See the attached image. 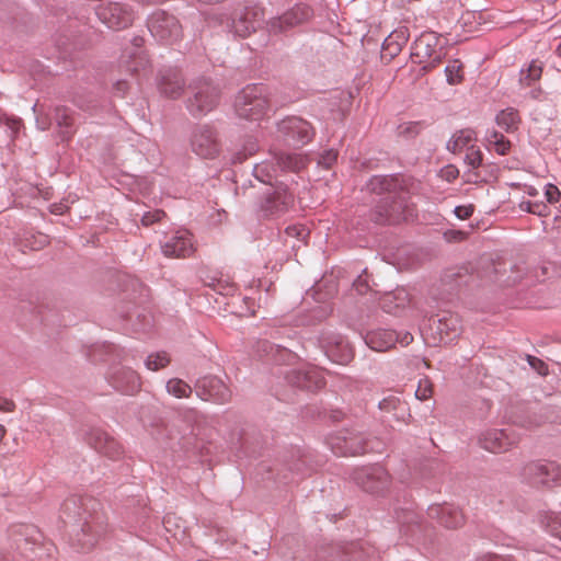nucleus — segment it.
Here are the masks:
<instances>
[{"label": "nucleus", "instance_id": "16", "mask_svg": "<svg viewBox=\"0 0 561 561\" xmlns=\"http://www.w3.org/2000/svg\"><path fill=\"white\" fill-rule=\"evenodd\" d=\"M351 478L356 485L371 494H383L389 485V474L379 463L356 468Z\"/></svg>", "mask_w": 561, "mask_h": 561}, {"label": "nucleus", "instance_id": "10", "mask_svg": "<svg viewBox=\"0 0 561 561\" xmlns=\"http://www.w3.org/2000/svg\"><path fill=\"white\" fill-rule=\"evenodd\" d=\"M524 483L531 486L552 488L561 485V465L554 461H531L520 470Z\"/></svg>", "mask_w": 561, "mask_h": 561}, {"label": "nucleus", "instance_id": "15", "mask_svg": "<svg viewBox=\"0 0 561 561\" xmlns=\"http://www.w3.org/2000/svg\"><path fill=\"white\" fill-rule=\"evenodd\" d=\"M294 202L295 194L287 186L278 185L263 196L257 214L265 219H276L284 216L294 206Z\"/></svg>", "mask_w": 561, "mask_h": 561}, {"label": "nucleus", "instance_id": "46", "mask_svg": "<svg viewBox=\"0 0 561 561\" xmlns=\"http://www.w3.org/2000/svg\"><path fill=\"white\" fill-rule=\"evenodd\" d=\"M128 60H125L126 55L122 56V64H124L125 70L130 72L131 75L137 73L140 69H145L147 65V59L144 56H140L137 51L133 54H128Z\"/></svg>", "mask_w": 561, "mask_h": 561}, {"label": "nucleus", "instance_id": "8", "mask_svg": "<svg viewBox=\"0 0 561 561\" xmlns=\"http://www.w3.org/2000/svg\"><path fill=\"white\" fill-rule=\"evenodd\" d=\"M327 445L337 456H357L374 451L375 442L356 430H342L327 437Z\"/></svg>", "mask_w": 561, "mask_h": 561}, {"label": "nucleus", "instance_id": "48", "mask_svg": "<svg viewBox=\"0 0 561 561\" xmlns=\"http://www.w3.org/2000/svg\"><path fill=\"white\" fill-rule=\"evenodd\" d=\"M462 65L458 59L451 60L445 67L446 81L450 85H456L462 81Z\"/></svg>", "mask_w": 561, "mask_h": 561}, {"label": "nucleus", "instance_id": "39", "mask_svg": "<svg viewBox=\"0 0 561 561\" xmlns=\"http://www.w3.org/2000/svg\"><path fill=\"white\" fill-rule=\"evenodd\" d=\"M476 133L470 129H461L456 131L447 142V149L454 153L460 152L463 149L473 147Z\"/></svg>", "mask_w": 561, "mask_h": 561}, {"label": "nucleus", "instance_id": "17", "mask_svg": "<svg viewBox=\"0 0 561 561\" xmlns=\"http://www.w3.org/2000/svg\"><path fill=\"white\" fill-rule=\"evenodd\" d=\"M312 469L311 456L306 454L299 447H291L283 457V468L277 469L276 476L271 471V478L277 480L279 483L295 482V478L288 479L285 471L290 472L293 476H305Z\"/></svg>", "mask_w": 561, "mask_h": 561}, {"label": "nucleus", "instance_id": "35", "mask_svg": "<svg viewBox=\"0 0 561 561\" xmlns=\"http://www.w3.org/2000/svg\"><path fill=\"white\" fill-rule=\"evenodd\" d=\"M410 304V296L405 288H397L387 294L381 300L382 309L388 313L398 314Z\"/></svg>", "mask_w": 561, "mask_h": 561}, {"label": "nucleus", "instance_id": "53", "mask_svg": "<svg viewBox=\"0 0 561 561\" xmlns=\"http://www.w3.org/2000/svg\"><path fill=\"white\" fill-rule=\"evenodd\" d=\"M463 160L470 168L477 169L482 163V152L473 146L467 149Z\"/></svg>", "mask_w": 561, "mask_h": 561}, {"label": "nucleus", "instance_id": "51", "mask_svg": "<svg viewBox=\"0 0 561 561\" xmlns=\"http://www.w3.org/2000/svg\"><path fill=\"white\" fill-rule=\"evenodd\" d=\"M442 283L444 286H447L449 290H455L460 286L466 285L467 280L459 272L456 273L454 271H447L442 278Z\"/></svg>", "mask_w": 561, "mask_h": 561}, {"label": "nucleus", "instance_id": "41", "mask_svg": "<svg viewBox=\"0 0 561 561\" xmlns=\"http://www.w3.org/2000/svg\"><path fill=\"white\" fill-rule=\"evenodd\" d=\"M519 122V114L517 110L513 107L502 110L495 116L496 125L508 134L514 133L515 130L518 129Z\"/></svg>", "mask_w": 561, "mask_h": 561}, {"label": "nucleus", "instance_id": "47", "mask_svg": "<svg viewBox=\"0 0 561 561\" xmlns=\"http://www.w3.org/2000/svg\"><path fill=\"white\" fill-rule=\"evenodd\" d=\"M96 348L101 350L105 357L102 358V360H114V359H122V360H127L126 359V350L125 348H122L119 347L118 345L114 344V343H110V342H103L101 345H98Z\"/></svg>", "mask_w": 561, "mask_h": 561}, {"label": "nucleus", "instance_id": "49", "mask_svg": "<svg viewBox=\"0 0 561 561\" xmlns=\"http://www.w3.org/2000/svg\"><path fill=\"white\" fill-rule=\"evenodd\" d=\"M7 128L8 136L14 139L22 126V121L19 117L10 116L0 112V127Z\"/></svg>", "mask_w": 561, "mask_h": 561}, {"label": "nucleus", "instance_id": "11", "mask_svg": "<svg viewBox=\"0 0 561 561\" xmlns=\"http://www.w3.org/2000/svg\"><path fill=\"white\" fill-rule=\"evenodd\" d=\"M276 136L284 145L300 148L314 136L310 123L298 116H288L277 123Z\"/></svg>", "mask_w": 561, "mask_h": 561}, {"label": "nucleus", "instance_id": "50", "mask_svg": "<svg viewBox=\"0 0 561 561\" xmlns=\"http://www.w3.org/2000/svg\"><path fill=\"white\" fill-rule=\"evenodd\" d=\"M541 66L536 61H531L526 70H520V82L530 85L541 77Z\"/></svg>", "mask_w": 561, "mask_h": 561}, {"label": "nucleus", "instance_id": "60", "mask_svg": "<svg viewBox=\"0 0 561 561\" xmlns=\"http://www.w3.org/2000/svg\"><path fill=\"white\" fill-rule=\"evenodd\" d=\"M216 293L222 296L232 295L234 293V285L229 279H224L220 277V279L217 282Z\"/></svg>", "mask_w": 561, "mask_h": 561}, {"label": "nucleus", "instance_id": "32", "mask_svg": "<svg viewBox=\"0 0 561 561\" xmlns=\"http://www.w3.org/2000/svg\"><path fill=\"white\" fill-rule=\"evenodd\" d=\"M378 408L397 421H405L411 416L408 403L399 394H388L378 403Z\"/></svg>", "mask_w": 561, "mask_h": 561}, {"label": "nucleus", "instance_id": "57", "mask_svg": "<svg viewBox=\"0 0 561 561\" xmlns=\"http://www.w3.org/2000/svg\"><path fill=\"white\" fill-rule=\"evenodd\" d=\"M526 359L529 366L540 376L548 375V366L543 360L533 355H526Z\"/></svg>", "mask_w": 561, "mask_h": 561}, {"label": "nucleus", "instance_id": "14", "mask_svg": "<svg viewBox=\"0 0 561 561\" xmlns=\"http://www.w3.org/2000/svg\"><path fill=\"white\" fill-rule=\"evenodd\" d=\"M147 24L152 37L160 43L171 45L182 37V26L179 20L165 11H154L148 18Z\"/></svg>", "mask_w": 561, "mask_h": 561}, {"label": "nucleus", "instance_id": "9", "mask_svg": "<svg viewBox=\"0 0 561 561\" xmlns=\"http://www.w3.org/2000/svg\"><path fill=\"white\" fill-rule=\"evenodd\" d=\"M264 13L257 7H244L234 9L229 15L225 14L220 24L231 34L238 37H247L260 26Z\"/></svg>", "mask_w": 561, "mask_h": 561}, {"label": "nucleus", "instance_id": "19", "mask_svg": "<svg viewBox=\"0 0 561 561\" xmlns=\"http://www.w3.org/2000/svg\"><path fill=\"white\" fill-rule=\"evenodd\" d=\"M319 344L324 355L333 363L347 364L353 358V348L345 336L332 331L323 332Z\"/></svg>", "mask_w": 561, "mask_h": 561}, {"label": "nucleus", "instance_id": "6", "mask_svg": "<svg viewBox=\"0 0 561 561\" xmlns=\"http://www.w3.org/2000/svg\"><path fill=\"white\" fill-rule=\"evenodd\" d=\"M447 45L448 42L442 34L426 31L413 42V55L424 64L423 69L431 71L445 59Z\"/></svg>", "mask_w": 561, "mask_h": 561}, {"label": "nucleus", "instance_id": "23", "mask_svg": "<svg viewBox=\"0 0 561 561\" xmlns=\"http://www.w3.org/2000/svg\"><path fill=\"white\" fill-rule=\"evenodd\" d=\"M312 14L313 11L309 5L296 4L280 16L272 18L266 23V27L270 34L278 35L308 21Z\"/></svg>", "mask_w": 561, "mask_h": 561}, {"label": "nucleus", "instance_id": "62", "mask_svg": "<svg viewBox=\"0 0 561 561\" xmlns=\"http://www.w3.org/2000/svg\"><path fill=\"white\" fill-rule=\"evenodd\" d=\"M473 210L472 205H459L455 207L454 214L457 218L465 220L472 216Z\"/></svg>", "mask_w": 561, "mask_h": 561}, {"label": "nucleus", "instance_id": "58", "mask_svg": "<svg viewBox=\"0 0 561 561\" xmlns=\"http://www.w3.org/2000/svg\"><path fill=\"white\" fill-rule=\"evenodd\" d=\"M164 216V211L160 209H154L151 211H147L141 217V222L144 226H150L154 222H158Z\"/></svg>", "mask_w": 561, "mask_h": 561}, {"label": "nucleus", "instance_id": "26", "mask_svg": "<svg viewBox=\"0 0 561 561\" xmlns=\"http://www.w3.org/2000/svg\"><path fill=\"white\" fill-rule=\"evenodd\" d=\"M196 394L204 401L215 403H226L229 401L231 392L225 382L217 376L207 375L195 382Z\"/></svg>", "mask_w": 561, "mask_h": 561}, {"label": "nucleus", "instance_id": "2", "mask_svg": "<svg viewBox=\"0 0 561 561\" xmlns=\"http://www.w3.org/2000/svg\"><path fill=\"white\" fill-rule=\"evenodd\" d=\"M366 187L371 193L383 195L371 214L376 224L398 225L413 216L414 209L409 203L408 194L402 188L398 175H373Z\"/></svg>", "mask_w": 561, "mask_h": 561}, {"label": "nucleus", "instance_id": "30", "mask_svg": "<svg viewBox=\"0 0 561 561\" xmlns=\"http://www.w3.org/2000/svg\"><path fill=\"white\" fill-rule=\"evenodd\" d=\"M426 516L436 519L439 525L446 528H458L463 523V514L460 510L448 503L430 505L426 510Z\"/></svg>", "mask_w": 561, "mask_h": 561}, {"label": "nucleus", "instance_id": "20", "mask_svg": "<svg viewBox=\"0 0 561 561\" xmlns=\"http://www.w3.org/2000/svg\"><path fill=\"white\" fill-rule=\"evenodd\" d=\"M376 549L366 540L337 543L332 548L330 561H377Z\"/></svg>", "mask_w": 561, "mask_h": 561}, {"label": "nucleus", "instance_id": "21", "mask_svg": "<svg viewBox=\"0 0 561 561\" xmlns=\"http://www.w3.org/2000/svg\"><path fill=\"white\" fill-rule=\"evenodd\" d=\"M160 247L169 257H186L195 251L193 234L183 228L165 233Z\"/></svg>", "mask_w": 561, "mask_h": 561}, {"label": "nucleus", "instance_id": "59", "mask_svg": "<svg viewBox=\"0 0 561 561\" xmlns=\"http://www.w3.org/2000/svg\"><path fill=\"white\" fill-rule=\"evenodd\" d=\"M327 316H328L327 310H325L324 308H322V307H319V308L313 309V310L311 311V314H310V317H309V320H308V321H305V320H302V319H301V320H300V323H301V324H308V325H310V324H314L316 322H320V321H322L323 319H325V318H327Z\"/></svg>", "mask_w": 561, "mask_h": 561}, {"label": "nucleus", "instance_id": "4", "mask_svg": "<svg viewBox=\"0 0 561 561\" xmlns=\"http://www.w3.org/2000/svg\"><path fill=\"white\" fill-rule=\"evenodd\" d=\"M295 335L296 332H294L291 329H275L271 333V336L275 341H286L270 342L267 340H262L257 343V352L261 353L262 358H266L276 364L293 365L298 359H300V355L293 348L295 343Z\"/></svg>", "mask_w": 561, "mask_h": 561}, {"label": "nucleus", "instance_id": "37", "mask_svg": "<svg viewBox=\"0 0 561 561\" xmlns=\"http://www.w3.org/2000/svg\"><path fill=\"white\" fill-rule=\"evenodd\" d=\"M437 322V332L442 341H451L459 335L461 325L457 316L444 314L442 318H438Z\"/></svg>", "mask_w": 561, "mask_h": 561}, {"label": "nucleus", "instance_id": "22", "mask_svg": "<svg viewBox=\"0 0 561 561\" xmlns=\"http://www.w3.org/2000/svg\"><path fill=\"white\" fill-rule=\"evenodd\" d=\"M192 150L205 159H214L220 151L218 134L210 125H199L191 138Z\"/></svg>", "mask_w": 561, "mask_h": 561}, {"label": "nucleus", "instance_id": "34", "mask_svg": "<svg viewBox=\"0 0 561 561\" xmlns=\"http://www.w3.org/2000/svg\"><path fill=\"white\" fill-rule=\"evenodd\" d=\"M561 421V409L559 410V414L557 416H552L548 414V408H545V413L537 414L531 411H525L522 414H516L513 417V423L524 427V428H531L534 426H538L542 423L549 422V423H557Z\"/></svg>", "mask_w": 561, "mask_h": 561}, {"label": "nucleus", "instance_id": "29", "mask_svg": "<svg viewBox=\"0 0 561 561\" xmlns=\"http://www.w3.org/2000/svg\"><path fill=\"white\" fill-rule=\"evenodd\" d=\"M85 439L93 449L111 459H116L123 454L122 445L102 428H92Z\"/></svg>", "mask_w": 561, "mask_h": 561}, {"label": "nucleus", "instance_id": "3", "mask_svg": "<svg viewBox=\"0 0 561 561\" xmlns=\"http://www.w3.org/2000/svg\"><path fill=\"white\" fill-rule=\"evenodd\" d=\"M270 106L268 89L262 83L244 87L237 94L233 103L236 114L247 121H260Z\"/></svg>", "mask_w": 561, "mask_h": 561}, {"label": "nucleus", "instance_id": "38", "mask_svg": "<svg viewBox=\"0 0 561 561\" xmlns=\"http://www.w3.org/2000/svg\"><path fill=\"white\" fill-rule=\"evenodd\" d=\"M538 520L550 536L561 540V510L558 512H539Z\"/></svg>", "mask_w": 561, "mask_h": 561}, {"label": "nucleus", "instance_id": "43", "mask_svg": "<svg viewBox=\"0 0 561 561\" xmlns=\"http://www.w3.org/2000/svg\"><path fill=\"white\" fill-rule=\"evenodd\" d=\"M54 119L60 128L61 139H68L72 134V122L68 110L66 107H56Z\"/></svg>", "mask_w": 561, "mask_h": 561}, {"label": "nucleus", "instance_id": "25", "mask_svg": "<svg viewBox=\"0 0 561 561\" xmlns=\"http://www.w3.org/2000/svg\"><path fill=\"white\" fill-rule=\"evenodd\" d=\"M363 339L368 347L377 352L388 351L396 343L407 346L413 341V336L409 332L399 334L396 331L381 328L368 331Z\"/></svg>", "mask_w": 561, "mask_h": 561}, {"label": "nucleus", "instance_id": "55", "mask_svg": "<svg viewBox=\"0 0 561 561\" xmlns=\"http://www.w3.org/2000/svg\"><path fill=\"white\" fill-rule=\"evenodd\" d=\"M353 288L359 295L368 293V290L370 289V285L367 276V268H364L363 273L357 275V277L353 280Z\"/></svg>", "mask_w": 561, "mask_h": 561}, {"label": "nucleus", "instance_id": "52", "mask_svg": "<svg viewBox=\"0 0 561 561\" xmlns=\"http://www.w3.org/2000/svg\"><path fill=\"white\" fill-rule=\"evenodd\" d=\"M309 229L301 224H295L286 227L285 236L295 238L298 242H304L309 237Z\"/></svg>", "mask_w": 561, "mask_h": 561}, {"label": "nucleus", "instance_id": "44", "mask_svg": "<svg viewBox=\"0 0 561 561\" xmlns=\"http://www.w3.org/2000/svg\"><path fill=\"white\" fill-rule=\"evenodd\" d=\"M167 392L174 398H187L192 393V387L180 378H171L165 383Z\"/></svg>", "mask_w": 561, "mask_h": 561}, {"label": "nucleus", "instance_id": "12", "mask_svg": "<svg viewBox=\"0 0 561 561\" xmlns=\"http://www.w3.org/2000/svg\"><path fill=\"white\" fill-rule=\"evenodd\" d=\"M16 549L30 559L43 560L44 557L53 558L54 545H42V535L33 526L21 525L13 530Z\"/></svg>", "mask_w": 561, "mask_h": 561}, {"label": "nucleus", "instance_id": "13", "mask_svg": "<svg viewBox=\"0 0 561 561\" xmlns=\"http://www.w3.org/2000/svg\"><path fill=\"white\" fill-rule=\"evenodd\" d=\"M279 374L290 387L296 389L314 392L325 386L322 370L310 364H301L297 368H285Z\"/></svg>", "mask_w": 561, "mask_h": 561}, {"label": "nucleus", "instance_id": "36", "mask_svg": "<svg viewBox=\"0 0 561 561\" xmlns=\"http://www.w3.org/2000/svg\"><path fill=\"white\" fill-rule=\"evenodd\" d=\"M410 33L408 27L402 26L394 30L382 43V49L386 50L390 57L397 56L402 47L408 43Z\"/></svg>", "mask_w": 561, "mask_h": 561}, {"label": "nucleus", "instance_id": "33", "mask_svg": "<svg viewBox=\"0 0 561 561\" xmlns=\"http://www.w3.org/2000/svg\"><path fill=\"white\" fill-rule=\"evenodd\" d=\"M548 267L546 265L540 268H535L531 275H528V267L525 263H518L512 266L511 274L501 284L505 286H514L524 278H534L536 282H541L548 276Z\"/></svg>", "mask_w": 561, "mask_h": 561}, {"label": "nucleus", "instance_id": "54", "mask_svg": "<svg viewBox=\"0 0 561 561\" xmlns=\"http://www.w3.org/2000/svg\"><path fill=\"white\" fill-rule=\"evenodd\" d=\"M432 383L427 378H423L419 381L415 390V398L420 401L427 400L432 396Z\"/></svg>", "mask_w": 561, "mask_h": 561}, {"label": "nucleus", "instance_id": "7", "mask_svg": "<svg viewBox=\"0 0 561 561\" xmlns=\"http://www.w3.org/2000/svg\"><path fill=\"white\" fill-rule=\"evenodd\" d=\"M305 168V159L298 153H273L253 167V175L261 183L272 185L279 171L298 172Z\"/></svg>", "mask_w": 561, "mask_h": 561}, {"label": "nucleus", "instance_id": "45", "mask_svg": "<svg viewBox=\"0 0 561 561\" xmlns=\"http://www.w3.org/2000/svg\"><path fill=\"white\" fill-rule=\"evenodd\" d=\"M144 364L148 370L158 371L170 364V356L163 351L151 353L146 357Z\"/></svg>", "mask_w": 561, "mask_h": 561}, {"label": "nucleus", "instance_id": "18", "mask_svg": "<svg viewBox=\"0 0 561 561\" xmlns=\"http://www.w3.org/2000/svg\"><path fill=\"white\" fill-rule=\"evenodd\" d=\"M99 20L111 30H123L131 25L135 14L131 7L123 2L101 3L95 8Z\"/></svg>", "mask_w": 561, "mask_h": 561}, {"label": "nucleus", "instance_id": "5", "mask_svg": "<svg viewBox=\"0 0 561 561\" xmlns=\"http://www.w3.org/2000/svg\"><path fill=\"white\" fill-rule=\"evenodd\" d=\"M219 103V89L210 80L198 78L188 84V96L185 105L194 117H203Z\"/></svg>", "mask_w": 561, "mask_h": 561}, {"label": "nucleus", "instance_id": "27", "mask_svg": "<svg viewBox=\"0 0 561 561\" xmlns=\"http://www.w3.org/2000/svg\"><path fill=\"white\" fill-rule=\"evenodd\" d=\"M157 84L159 92L172 100L181 98L185 88L184 77L178 68H165L160 70L157 78Z\"/></svg>", "mask_w": 561, "mask_h": 561}, {"label": "nucleus", "instance_id": "31", "mask_svg": "<svg viewBox=\"0 0 561 561\" xmlns=\"http://www.w3.org/2000/svg\"><path fill=\"white\" fill-rule=\"evenodd\" d=\"M479 444L483 449L496 454L508 450L515 439L508 436L506 430L492 428L480 434Z\"/></svg>", "mask_w": 561, "mask_h": 561}, {"label": "nucleus", "instance_id": "63", "mask_svg": "<svg viewBox=\"0 0 561 561\" xmlns=\"http://www.w3.org/2000/svg\"><path fill=\"white\" fill-rule=\"evenodd\" d=\"M440 175L444 180L453 182L458 178L459 171L454 165H447L440 170Z\"/></svg>", "mask_w": 561, "mask_h": 561}, {"label": "nucleus", "instance_id": "42", "mask_svg": "<svg viewBox=\"0 0 561 561\" xmlns=\"http://www.w3.org/2000/svg\"><path fill=\"white\" fill-rule=\"evenodd\" d=\"M537 552H525L522 549H515V553L500 554L495 552H488L477 558V561H533L530 556Z\"/></svg>", "mask_w": 561, "mask_h": 561}, {"label": "nucleus", "instance_id": "1", "mask_svg": "<svg viewBox=\"0 0 561 561\" xmlns=\"http://www.w3.org/2000/svg\"><path fill=\"white\" fill-rule=\"evenodd\" d=\"M61 518L76 524L71 546L79 552L91 550L106 529L101 503L88 495H72L61 504Z\"/></svg>", "mask_w": 561, "mask_h": 561}, {"label": "nucleus", "instance_id": "64", "mask_svg": "<svg viewBox=\"0 0 561 561\" xmlns=\"http://www.w3.org/2000/svg\"><path fill=\"white\" fill-rule=\"evenodd\" d=\"M127 89L128 83L126 80H117L113 85L114 93L122 96L125 94Z\"/></svg>", "mask_w": 561, "mask_h": 561}, {"label": "nucleus", "instance_id": "40", "mask_svg": "<svg viewBox=\"0 0 561 561\" xmlns=\"http://www.w3.org/2000/svg\"><path fill=\"white\" fill-rule=\"evenodd\" d=\"M485 144L489 150L495 151L500 156H505L511 150V141L499 130L488 129L485 133Z\"/></svg>", "mask_w": 561, "mask_h": 561}, {"label": "nucleus", "instance_id": "61", "mask_svg": "<svg viewBox=\"0 0 561 561\" xmlns=\"http://www.w3.org/2000/svg\"><path fill=\"white\" fill-rule=\"evenodd\" d=\"M545 196L550 204H554L559 202L561 193L556 185L547 184L545 187Z\"/></svg>", "mask_w": 561, "mask_h": 561}, {"label": "nucleus", "instance_id": "24", "mask_svg": "<svg viewBox=\"0 0 561 561\" xmlns=\"http://www.w3.org/2000/svg\"><path fill=\"white\" fill-rule=\"evenodd\" d=\"M108 383L123 394H134L141 386L139 375L125 365H112L106 374Z\"/></svg>", "mask_w": 561, "mask_h": 561}, {"label": "nucleus", "instance_id": "28", "mask_svg": "<svg viewBox=\"0 0 561 561\" xmlns=\"http://www.w3.org/2000/svg\"><path fill=\"white\" fill-rule=\"evenodd\" d=\"M393 510L400 533L407 538L417 540L422 531V519L419 513L413 510L412 503H407L404 507L394 506Z\"/></svg>", "mask_w": 561, "mask_h": 561}, {"label": "nucleus", "instance_id": "56", "mask_svg": "<svg viewBox=\"0 0 561 561\" xmlns=\"http://www.w3.org/2000/svg\"><path fill=\"white\" fill-rule=\"evenodd\" d=\"M337 160V151L334 149L324 150L318 160V164L324 169H330Z\"/></svg>", "mask_w": 561, "mask_h": 561}]
</instances>
